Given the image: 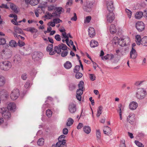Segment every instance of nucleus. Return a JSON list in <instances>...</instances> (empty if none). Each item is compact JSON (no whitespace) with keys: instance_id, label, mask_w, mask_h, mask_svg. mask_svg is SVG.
Instances as JSON below:
<instances>
[{"instance_id":"nucleus-1","label":"nucleus","mask_w":147,"mask_h":147,"mask_svg":"<svg viewBox=\"0 0 147 147\" xmlns=\"http://www.w3.org/2000/svg\"><path fill=\"white\" fill-rule=\"evenodd\" d=\"M11 63L9 61H4L0 63V68L2 70H8L11 68Z\"/></svg>"},{"instance_id":"nucleus-2","label":"nucleus","mask_w":147,"mask_h":147,"mask_svg":"<svg viewBox=\"0 0 147 147\" xmlns=\"http://www.w3.org/2000/svg\"><path fill=\"white\" fill-rule=\"evenodd\" d=\"M0 113L2 114L3 117L5 119H9L11 117L10 112L7 110L6 108H0Z\"/></svg>"},{"instance_id":"nucleus-3","label":"nucleus","mask_w":147,"mask_h":147,"mask_svg":"<svg viewBox=\"0 0 147 147\" xmlns=\"http://www.w3.org/2000/svg\"><path fill=\"white\" fill-rule=\"evenodd\" d=\"M146 94V91L145 89L140 88L138 89L136 93V97L139 99H142L145 97Z\"/></svg>"},{"instance_id":"nucleus-4","label":"nucleus","mask_w":147,"mask_h":147,"mask_svg":"<svg viewBox=\"0 0 147 147\" xmlns=\"http://www.w3.org/2000/svg\"><path fill=\"white\" fill-rule=\"evenodd\" d=\"M130 42V40L128 37L124 38L119 39L117 42L118 44L121 47H123L129 45Z\"/></svg>"},{"instance_id":"nucleus-5","label":"nucleus","mask_w":147,"mask_h":147,"mask_svg":"<svg viewBox=\"0 0 147 147\" xmlns=\"http://www.w3.org/2000/svg\"><path fill=\"white\" fill-rule=\"evenodd\" d=\"M67 47L64 44L62 43H61L58 46H55L54 47V51L55 53L56 52L58 54H60L61 52V49L63 50H65L67 49Z\"/></svg>"},{"instance_id":"nucleus-6","label":"nucleus","mask_w":147,"mask_h":147,"mask_svg":"<svg viewBox=\"0 0 147 147\" xmlns=\"http://www.w3.org/2000/svg\"><path fill=\"white\" fill-rule=\"evenodd\" d=\"M5 83V78L3 76L0 75V86H3ZM6 91L4 90H3L0 91V96H1L5 94V97L7 98L9 96L7 94H5Z\"/></svg>"},{"instance_id":"nucleus-7","label":"nucleus","mask_w":147,"mask_h":147,"mask_svg":"<svg viewBox=\"0 0 147 147\" xmlns=\"http://www.w3.org/2000/svg\"><path fill=\"white\" fill-rule=\"evenodd\" d=\"M19 95L20 91L17 89L12 90L10 94L11 98L13 100H15L17 99Z\"/></svg>"},{"instance_id":"nucleus-8","label":"nucleus","mask_w":147,"mask_h":147,"mask_svg":"<svg viewBox=\"0 0 147 147\" xmlns=\"http://www.w3.org/2000/svg\"><path fill=\"white\" fill-rule=\"evenodd\" d=\"M136 28L139 32H142L144 30L145 26L144 23L141 21L138 22L136 23Z\"/></svg>"},{"instance_id":"nucleus-9","label":"nucleus","mask_w":147,"mask_h":147,"mask_svg":"<svg viewBox=\"0 0 147 147\" xmlns=\"http://www.w3.org/2000/svg\"><path fill=\"white\" fill-rule=\"evenodd\" d=\"M2 54L4 55L5 58L8 59L10 58L12 55V53L11 50L9 49L3 50L1 52Z\"/></svg>"},{"instance_id":"nucleus-10","label":"nucleus","mask_w":147,"mask_h":147,"mask_svg":"<svg viewBox=\"0 0 147 147\" xmlns=\"http://www.w3.org/2000/svg\"><path fill=\"white\" fill-rule=\"evenodd\" d=\"M106 3L107 10L109 12H113L114 9L113 2L112 1H107Z\"/></svg>"},{"instance_id":"nucleus-11","label":"nucleus","mask_w":147,"mask_h":147,"mask_svg":"<svg viewBox=\"0 0 147 147\" xmlns=\"http://www.w3.org/2000/svg\"><path fill=\"white\" fill-rule=\"evenodd\" d=\"M127 121L131 125L133 124L135 121V115L134 113H130L127 118Z\"/></svg>"},{"instance_id":"nucleus-12","label":"nucleus","mask_w":147,"mask_h":147,"mask_svg":"<svg viewBox=\"0 0 147 147\" xmlns=\"http://www.w3.org/2000/svg\"><path fill=\"white\" fill-rule=\"evenodd\" d=\"M114 19V15L113 12H109L107 16V22L108 23H112Z\"/></svg>"},{"instance_id":"nucleus-13","label":"nucleus","mask_w":147,"mask_h":147,"mask_svg":"<svg viewBox=\"0 0 147 147\" xmlns=\"http://www.w3.org/2000/svg\"><path fill=\"white\" fill-rule=\"evenodd\" d=\"M68 110L70 113H75L76 111V104L72 103H70L69 105Z\"/></svg>"},{"instance_id":"nucleus-14","label":"nucleus","mask_w":147,"mask_h":147,"mask_svg":"<svg viewBox=\"0 0 147 147\" xmlns=\"http://www.w3.org/2000/svg\"><path fill=\"white\" fill-rule=\"evenodd\" d=\"M42 55V53L34 52L32 56V58L34 60L37 61L40 59Z\"/></svg>"},{"instance_id":"nucleus-15","label":"nucleus","mask_w":147,"mask_h":147,"mask_svg":"<svg viewBox=\"0 0 147 147\" xmlns=\"http://www.w3.org/2000/svg\"><path fill=\"white\" fill-rule=\"evenodd\" d=\"M92 5L93 4L92 3H87L86 4H84L83 6V9L87 12H89L91 10L92 7Z\"/></svg>"},{"instance_id":"nucleus-16","label":"nucleus","mask_w":147,"mask_h":147,"mask_svg":"<svg viewBox=\"0 0 147 147\" xmlns=\"http://www.w3.org/2000/svg\"><path fill=\"white\" fill-rule=\"evenodd\" d=\"M137 56V53L136 50L134 48H131L130 52V58L134 59L136 58Z\"/></svg>"},{"instance_id":"nucleus-17","label":"nucleus","mask_w":147,"mask_h":147,"mask_svg":"<svg viewBox=\"0 0 147 147\" xmlns=\"http://www.w3.org/2000/svg\"><path fill=\"white\" fill-rule=\"evenodd\" d=\"M53 45L52 44L49 45L47 47V51L49 52L50 55H52L55 54V51H53Z\"/></svg>"},{"instance_id":"nucleus-18","label":"nucleus","mask_w":147,"mask_h":147,"mask_svg":"<svg viewBox=\"0 0 147 147\" xmlns=\"http://www.w3.org/2000/svg\"><path fill=\"white\" fill-rule=\"evenodd\" d=\"M137 103L135 101L131 102L129 105V108L130 110H134L136 109L138 107Z\"/></svg>"},{"instance_id":"nucleus-19","label":"nucleus","mask_w":147,"mask_h":147,"mask_svg":"<svg viewBox=\"0 0 147 147\" xmlns=\"http://www.w3.org/2000/svg\"><path fill=\"white\" fill-rule=\"evenodd\" d=\"M59 15L58 13H53L52 14L51 13H48L47 15H45V17L47 18V19H50L52 17L57 18L58 17V16Z\"/></svg>"},{"instance_id":"nucleus-20","label":"nucleus","mask_w":147,"mask_h":147,"mask_svg":"<svg viewBox=\"0 0 147 147\" xmlns=\"http://www.w3.org/2000/svg\"><path fill=\"white\" fill-rule=\"evenodd\" d=\"M16 108V104L13 102H10L8 104L7 108L8 110L11 111H14Z\"/></svg>"},{"instance_id":"nucleus-21","label":"nucleus","mask_w":147,"mask_h":147,"mask_svg":"<svg viewBox=\"0 0 147 147\" xmlns=\"http://www.w3.org/2000/svg\"><path fill=\"white\" fill-rule=\"evenodd\" d=\"M88 35L90 37H93L95 36V32L94 28H90L88 30Z\"/></svg>"},{"instance_id":"nucleus-22","label":"nucleus","mask_w":147,"mask_h":147,"mask_svg":"<svg viewBox=\"0 0 147 147\" xmlns=\"http://www.w3.org/2000/svg\"><path fill=\"white\" fill-rule=\"evenodd\" d=\"M111 128L108 126H105L103 130L104 133L107 135H111Z\"/></svg>"},{"instance_id":"nucleus-23","label":"nucleus","mask_w":147,"mask_h":147,"mask_svg":"<svg viewBox=\"0 0 147 147\" xmlns=\"http://www.w3.org/2000/svg\"><path fill=\"white\" fill-rule=\"evenodd\" d=\"M13 61L15 63H18L21 61L20 56L19 55H16L13 58Z\"/></svg>"},{"instance_id":"nucleus-24","label":"nucleus","mask_w":147,"mask_h":147,"mask_svg":"<svg viewBox=\"0 0 147 147\" xmlns=\"http://www.w3.org/2000/svg\"><path fill=\"white\" fill-rule=\"evenodd\" d=\"M10 7L13 11L14 12L16 13H18V7L15 5L11 3L10 5Z\"/></svg>"},{"instance_id":"nucleus-25","label":"nucleus","mask_w":147,"mask_h":147,"mask_svg":"<svg viewBox=\"0 0 147 147\" xmlns=\"http://www.w3.org/2000/svg\"><path fill=\"white\" fill-rule=\"evenodd\" d=\"M65 137V136L63 135L60 136L58 138V141L62 142L63 145H66L65 140L64 139Z\"/></svg>"},{"instance_id":"nucleus-26","label":"nucleus","mask_w":147,"mask_h":147,"mask_svg":"<svg viewBox=\"0 0 147 147\" xmlns=\"http://www.w3.org/2000/svg\"><path fill=\"white\" fill-rule=\"evenodd\" d=\"M90 45L91 47L94 48L98 45V42L95 40H92L90 42Z\"/></svg>"},{"instance_id":"nucleus-27","label":"nucleus","mask_w":147,"mask_h":147,"mask_svg":"<svg viewBox=\"0 0 147 147\" xmlns=\"http://www.w3.org/2000/svg\"><path fill=\"white\" fill-rule=\"evenodd\" d=\"M110 31L112 34L115 33L116 32V29L114 25L112 24L110 26Z\"/></svg>"},{"instance_id":"nucleus-28","label":"nucleus","mask_w":147,"mask_h":147,"mask_svg":"<svg viewBox=\"0 0 147 147\" xmlns=\"http://www.w3.org/2000/svg\"><path fill=\"white\" fill-rule=\"evenodd\" d=\"M141 44L144 46H147V36H144L141 39Z\"/></svg>"},{"instance_id":"nucleus-29","label":"nucleus","mask_w":147,"mask_h":147,"mask_svg":"<svg viewBox=\"0 0 147 147\" xmlns=\"http://www.w3.org/2000/svg\"><path fill=\"white\" fill-rule=\"evenodd\" d=\"M64 67L67 69H70L72 67L71 63L69 61H67L64 65Z\"/></svg>"},{"instance_id":"nucleus-30","label":"nucleus","mask_w":147,"mask_h":147,"mask_svg":"<svg viewBox=\"0 0 147 147\" xmlns=\"http://www.w3.org/2000/svg\"><path fill=\"white\" fill-rule=\"evenodd\" d=\"M83 130L85 133L88 134L91 131V128L89 126H85L83 128Z\"/></svg>"},{"instance_id":"nucleus-31","label":"nucleus","mask_w":147,"mask_h":147,"mask_svg":"<svg viewBox=\"0 0 147 147\" xmlns=\"http://www.w3.org/2000/svg\"><path fill=\"white\" fill-rule=\"evenodd\" d=\"M143 13L141 11H139L136 13L135 15V17L136 18L139 19L141 18L142 16Z\"/></svg>"},{"instance_id":"nucleus-32","label":"nucleus","mask_w":147,"mask_h":147,"mask_svg":"<svg viewBox=\"0 0 147 147\" xmlns=\"http://www.w3.org/2000/svg\"><path fill=\"white\" fill-rule=\"evenodd\" d=\"M52 146L53 147H64V146L65 147L66 145H63L62 142H61L58 141L56 144L55 145H53Z\"/></svg>"},{"instance_id":"nucleus-33","label":"nucleus","mask_w":147,"mask_h":147,"mask_svg":"<svg viewBox=\"0 0 147 147\" xmlns=\"http://www.w3.org/2000/svg\"><path fill=\"white\" fill-rule=\"evenodd\" d=\"M136 43L138 45H140L141 44V39L140 36L139 35H137L136 36Z\"/></svg>"},{"instance_id":"nucleus-34","label":"nucleus","mask_w":147,"mask_h":147,"mask_svg":"<svg viewBox=\"0 0 147 147\" xmlns=\"http://www.w3.org/2000/svg\"><path fill=\"white\" fill-rule=\"evenodd\" d=\"M44 143V140L43 138H41L38 140L37 141V144L40 146H42Z\"/></svg>"},{"instance_id":"nucleus-35","label":"nucleus","mask_w":147,"mask_h":147,"mask_svg":"<svg viewBox=\"0 0 147 147\" xmlns=\"http://www.w3.org/2000/svg\"><path fill=\"white\" fill-rule=\"evenodd\" d=\"M17 43L14 40H11L9 42V45L12 47H16L17 46Z\"/></svg>"},{"instance_id":"nucleus-36","label":"nucleus","mask_w":147,"mask_h":147,"mask_svg":"<svg viewBox=\"0 0 147 147\" xmlns=\"http://www.w3.org/2000/svg\"><path fill=\"white\" fill-rule=\"evenodd\" d=\"M102 106H100L98 107L97 110V113L96 114L97 117H99L102 113Z\"/></svg>"},{"instance_id":"nucleus-37","label":"nucleus","mask_w":147,"mask_h":147,"mask_svg":"<svg viewBox=\"0 0 147 147\" xmlns=\"http://www.w3.org/2000/svg\"><path fill=\"white\" fill-rule=\"evenodd\" d=\"M39 1L38 0H31L29 1L30 4L32 5H35L38 4Z\"/></svg>"},{"instance_id":"nucleus-38","label":"nucleus","mask_w":147,"mask_h":147,"mask_svg":"<svg viewBox=\"0 0 147 147\" xmlns=\"http://www.w3.org/2000/svg\"><path fill=\"white\" fill-rule=\"evenodd\" d=\"M73 120L71 118H69L68 119L66 125L67 126H70L73 124Z\"/></svg>"},{"instance_id":"nucleus-39","label":"nucleus","mask_w":147,"mask_h":147,"mask_svg":"<svg viewBox=\"0 0 147 147\" xmlns=\"http://www.w3.org/2000/svg\"><path fill=\"white\" fill-rule=\"evenodd\" d=\"M62 8L61 7H56V8H55V12H54V13H58V14L59 15V16H58V17L59 16V14L61 13V12H62Z\"/></svg>"},{"instance_id":"nucleus-40","label":"nucleus","mask_w":147,"mask_h":147,"mask_svg":"<svg viewBox=\"0 0 147 147\" xmlns=\"http://www.w3.org/2000/svg\"><path fill=\"white\" fill-rule=\"evenodd\" d=\"M48 8L49 11H55L56 7L53 5H51L48 6Z\"/></svg>"},{"instance_id":"nucleus-41","label":"nucleus","mask_w":147,"mask_h":147,"mask_svg":"<svg viewBox=\"0 0 147 147\" xmlns=\"http://www.w3.org/2000/svg\"><path fill=\"white\" fill-rule=\"evenodd\" d=\"M96 136L97 140H100L101 138V133L99 129L96 130Z\"/></svg>"},{"instance_id":"nucleus-42","label":"nucleus","mask_w":147,"mask_h":147,"mask_svg":"<svg viewBox=\"0 0 147 147\" xmlns=\"http://www.w3.org/2000/svg\"><path fill=\"white\" fill-rule=\"evenodd\" d=\"M15 32L18 34H22L23 33V31L21 29L16 27L15 28Z\"/></svg>"},{"instance_id":"nucleus-43","label":"nucleus","mask_w":147,"mask_h":147,"mask_svg":"<svg viewBox=\"0 0 147 147\" xmlns=\"http://www.w3.org/2000/svg\"><path fill=\"white\" fill-rule=\"evenodd\" d=\"M46 114L47 116L49 118L51 117L52 114V113L51 111L49 109H48L46 111Z\"/></svg>"},{"instance_id":"nucleus-44","label":"nucleus","mask_w":147,"mask_h":147,"mask_svg":"<svg viewBox=\"0 0 147 147\" xmlns=\"http://www.w3.org/2000/svg\"><path fill=\"white\" fill-rule=\"evenodd\" d=\"M135 143L136 145L139 147H144V145L141 143L139 142L138 141L135 140Z\"/></svg>"},{"instance_id":"nucleus-45","label":"nucleus","mask_w":147,"mask_h":147,"mask_svg":"<svg viewBox=\"0 0 147 147\" xmlns=\"http://www.w3.org/2000/svg\"><path fill=\"white\" fill-rule=\"evenodd\" d=\"M91 17L90 16H88L86 17L84 21V23H89L91 20Z\"/></svg>"},{"instance_id":"nucleus-46","label":"nucleus","mask_w":147,"mask_h":147,"mask_svg":"<svg viewBox=\"0 0 147 147\" xmlns=\"http://www.w3.org/2000/svg\"><path fill=\"white\" fill-rule=\"evenodd\" d=\"M14 35L15 38H17L19 39H21L22 40H24V37L20 35H18L17 34L14 33Z\"/></svg>"},{"instance_id":"nucleus-47","label":"nucleus","mask_w":147,"mask_h":147,"mask_svg":"<svg viewBox=\"0 0 147 147\" xmlns=\"http://www.w3.org/2000/svg\"><path fill=\"white\" fill-rule=\"evenodd\" d=\"M125 11L126 13H127V15L128 16V17L129 18H130L131 17L132 14V12L129 10L128 9H125Z\"/></svg>"},{"instance_id":"nucleus-48","label":"nucleus","mask_w":147,"mask_h":147,"mask_svg":"<svg viewBox=\"0 0 147 147\" xmlns=\"http://www.w3.org/2000/svg\"><path fill=\"white\" fill-rule=\"evenodd\" d=\"M84 82L83 81H81L78 84V87L79 89H81L82 90L84 88Z\"/></svg>"},{"instance_id":"nucleus-49","label":"nucleus","mask_w":147,"mask_h":147,"mask_svg":"<svg viewBox=\"0 0 147 147\" xmlns=\"http://www.w3.org/2000/svg\"><path fill=\"white\" fill-rule=\"evenodd\" d=\"M17 44L20 47H22L25 45V43L24 42L20 40H18Z\"/></svg>"},{"instance_id":"nucleus-50","label":"nucleus","mask_w":147,"mask_h":147,"mask_svg":"<svg viewBox=\"0 0 147 147\" xmlns=\"http://www.w3.org/2000/svg\"><path fill=\"white\" fill-rule=\"evenodd\" d=\"M76 73V78L79 79L82 77L83 75L82 73L78 72Z\"/></svg>"},{"instance_id":"nucleus-51","label":"nucleus","mask_w":147,"mask_h":147,"mask_svg":"<svg viewBox=\"0 0 147 147\" xmlns=\"http://www.w3.org/2000/svg\"><path fill=\"white\" fill-rule=\"evenodd\" d=\"M80 68V66L79 65H76L74 69V71L75 73L78 72Z\"/></svg>"},{"instance_id":"nucleus-52","label":"nucleus","mask_w":147,"mask_h":147,"mask_svg":"<svg viewBox=\"0 0 147 147\" xmlns=\"http://www.w3.org/2000/svg\"><path fill=\"white\" fill-rule=\"evenodd\" d=\"M75 88V86L74 84H71L69 85V89L70 90L72 91L74 90Z\"/></svg>"},{"instance_id":"nucleus-53","label":"nucleus","mask_w":147,"mask_h":147,"mask_svg":"<svg viewBox=\"0 0 147 147\" xmlns=\"http://www.w3.org/2000/svg\"><path fill=\"white\" fill-rule=\"evenodd\" d=\"M53 22H54L55 24H58L62 22V21L59 18L54 19L53 20Z\"/></svg>"},{"instance_id":"nucleus-54","label":"nucleus","mask_w":147,"mask_h":147,"mask_svg":"<svg viewBox=\"0 0 147 147\" xmlns=\"http://www.w3.org/2000/svg\"><path fill=\"white\" fill-rule=\"evenodd\" d=\"M83 94V90L81 89H79L76 92V94L82 95Z\"/></svg>"},{"instance_id":"nucleus-55","label":"nucleus","mask_w":147,"mask_h":147,"mask_svg":"<svg viewBox=\"0 0 147 147\" xmlns=\"http://www.w3.org/2000/svg\"><path fill=\"white\" fill-rule=\"evenodd\" d=\"M30 85V82L29 81H27L25 84L24 87L26 88H28Z\"/></svg>"},{"instance_id":"nucleus-56","label":"nucleus","mask_w":147,"mask_h":147,"mask_svg":"<svg viewBox=\"0 0 147 147\" xmlns=\"http://www.w3.org/2000/svg\"><path fill=\"white\" fill-rule=\"evenodd\" d=\"M30 32L32 33L36 32H37V30L34 28L30 27Z\"/></svg>"},{"instance_id":"nucleus-57","label":"nucleus","mask_w":147,"mask_h":147,"mask_svg":"<svg viewBox=\"0 0 147 147\" xmlns=\"http://www.w3.org/2000/svg\"><path fill=\"white\" fill-rule=\"evenodd\" d=\"M21 78L22 80H26L27 78V74L25 73L23 74L21 76Z\"/></svg>"},{"instance_id":"nucleus-58","label":"nucleus","mask_w":147,"mask_h":147,"mask_svg":"<svg viewBox=\"0 0 147 147\" xmlns=\"http://www.w3.org/2000/svg\"><path fill=\"white\" fill-rule=\"evenodd\" d=\"M55 39L57 41H60L61 40L60 36L59 34H56L55 36Z\"/></svg>"},{"instance_id":"nucleus-59","label":"nucleus","mask_w":147,"mask_h":147,"mask_svg":"<svg viewBox=\"0 0 147 147\" xmlns=\"http://www.w3.org/2000/svg\"><path fill=\"white\" fill-rule=\"evenodd\" d=\"M6 43V40L5 38L0 39V45H3Z\"/></svg>"},{"instance_id":"nucleus-60","label":"nucleus","mask_w":147,"mask_h":147,"mask_svg":"<svg viewBox=\"0 0 147 147\" xmlns=\"http://www.w3.org/2000/svg\"><path fill=\"white\" fill-rule=\"evenodd\" d=\"M68 53V52L66 51H63L61 53V55L62 57H65L66 56Z\"/></svg>"},{"instance_id":"nucleus-61","label":"nucleus","mask_w":147,"mask_h":147,"mask_svg":"<svg viewBox=\"0 0 147 147\" xmlns=\"http://www.w3.org/2000/svg\"><path fill=\"white\" fill-rule=\"evenodd\" d=\"M90 78L92 81H93L95 80L96 77L94 74H90Z\"/></svg>"},{"instance_id":"nucleus-62","label":"nucleus","mask_w":147,"mask_h":147,"mask_svg":"<svg viewBox=\"0 0 147 147\" xmlns=\"http://www.w3.org/2000/svg\"><path fill=\"white\" fill-rule=\"evenodd\" d=\"M77 20V17L76 13H74V16L71 18V20L76 21Z\"/></svg>"},{"instance_id":"nucleus-63","label":"nucleus","mask_w":147,"mask_h":147,"mask_svg":"<svg viewBox=\"0 0 147 147\" xmlns=\"http://www.w3.org/2000/svg\"><path fill=\"white\" fill-rule=\"evenodd\" d=\"M68 132V129L66 128H65L63 129V132L64 134H67Z\"/></svg>"},{"instance_id":"nucleus-64","label":"nucleus","mask_w":147,"mask_h":147,"mask_svg":"<svg viewBox=\"0 0 147 147\" xmlns=\"http://www.w3.org/2000/svg\"><path fill=\"white\" fill-rule=\"evenodd\" d=\"M72 3V0H68L67 2L66 6L67 7L68 5H71Z\"/></svg>"}]
</instances>
